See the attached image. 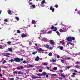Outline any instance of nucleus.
<instances>
[{
    "label": "nucleus",
    "instance_id": "nucleus-1",
    "mask_svg": "<svg viewBox=\"0 0 80 80\" xmlns=\"http://www.w3.org/2000/svg\"><path fill=\"white\" fill-rule=\"evenodd\" d=\"M14 61L16 62H20V59L19 58H16L14 59Z\"/></svg>",
    "mask_w": 80,
    "mask_h": 80
},
{
    "label": "nucleus",
    "instance_id": "nucleus-2",
    "mask_svg": "<svg viewBox=\"0 0 80 80\" xmlns=\"http://www.w3.org/2000/svg\"><path fill=\"white\" fill-rule=\"evenodd\" d=\"M50 10H52V12H54V11H55V9L54 8H53V6H52L50 7Z\"/></svg>",
    "mask_w": 80,
    "mask_h": 80
},
{
    "label": "nucleus",
    "instance_id": "nucleus-3",
    "mask_svg": "<svg viewBox=\"0 0 80 80\" xmlns=\"http://www.w3.org/2000/svg\"><path fill=\"white\" fill-rule=\"evenodd\" d=\"M50 43L51 45H53L55 44V42L52 40H49Z\"/></svg>",
    "mask_w": 80,
    "mask_h": 80
},
{
    "label": "nucleus",
    "instance_id": "nucleus-4",
    "mask_svg": "<svg viewBox=\"0 0 80 80\" xmlns=\"http://www.w3.org/2000/svg\"><path fill=\"white\" fill-rule=\"evenodd\" d=\"M5 55H6L5 56V57H7L8 58V57H9V55H11V54L8 53H7L5 54Z\"/></svg>",
    "mask_w": 80,
    "mask_h": 80
},
{
    "label": "nucleus",
    "instance_id": "nucleus-5",
    "mask_svg": "<svg viewBox=\"0 0 80 80\" xmlns=\"http://www.w3.org/2000/svg\"><path fill=\"white\" fill-rule=\"evenodd\" d=\"M37 50L39 52H40L41 51H44V50H43V49H42V48H37Z\"/></svg>",
    "mask_w": 80,
    "mask_h": 80
},
{
    "label": "nucleus",
    "instance_id": "nucleus-6",
    "mask_svg": "<svg viewBox=\"0 0 80 80\" xmlns=\"http://www.w3.org/2000/svg\"><path fill=\"white\" fill-rule=\"evenodd\" d=\"M39 59H40V58L38 56H37L36 57V58L35 59V61H37V62L39 61Z\"/></svg>",
    "mask_w": 80,
    "mask_h": 80
},
{
    "label": "nucleus",
    "instance_id": "nucleus-7",
    "mask_svg": "<svg viewBox=\"0 0 80 80\" xmlns=\"http://www.w3.org/2000/svg\"><path fill=\"white\" fill-rule=\"evenodd\" d=\"M67 40L68 42H71V37H69L67 38Z\"/></svg>",
    "mask_w": 80,
    "mask_h": 80
},
{
    "label": "nucleus",
    "instance_id": "nucleus-8",
    "mask_svg": "<svg viewBox=\"0 0 80 80\" xmlns=\"http://www.w3.org/2000/svg\"><path fill=\"white\" fill-rule=\"evenodd\" d=\"M18 74H21V75H24L23 73V72H21V71H20L18 72Z\"/></svg>",
    "mask_w": 80,
    "mask_h": 80
},
{
    "label": "nucleus",
    "instance_id": "nucleus-9",
    "mask_svg": "<svg viewBox=\"0 0 80 80\" xmlns=\"http://www.w3.org/2000/svg\"><path fill=\"white\" fill-rule=\"evenodd\" d=\"M32 24H35V23H36L35 21V20H32Z\"/></svg>",
    "mask_w": 80,
    "mask_h": 80
},
{
    "label": "nucleus",
    "instance_id": "nucleus-10",
    "mask_svg": "<svg viewBox=\"0 0 80 80\" xmlns=\"http://www.w3.org/2000/svg\"><path fill=\"white\" fill-rule=\"evenodd\" d=\"M59 31H60V32H62V33H63V32H65V31L63 30V29H60L59 30Z\"/></svg>",
    "mask_w": 80,
    "mask_h": 80
},
{
    "label": "nucleus",
    "instance_id": "nucleus-11",
    "mask_svg": "<svg viewBox=\"0 0 80 80\" xmlns=\"http://www.w3.org/2000/svg\"><path fill=\"white\" fill-rule=\"evenodd\" d=\"M21 37L22 38H24V37H26V35L25 34H22Z\"/></svg>",
    "mask_w": 80,
    "mask_h": 80
},
{
    "label": "nucleus",
    "instance_id": "nucleus-12",
    "mask_svg": "<svg viewBox=\"0 0 80 80\" xmlns=\"http://www.w3.org/2000/svg\"><path fill=\"white\" fill-rule=\"evenodd\" d=\"M59 48L60 50H63V47L61 46Z\"/></svg>",
    "mask_w": 80,
    "mask_h": 80
},
{
    "label": "nucleus",
    "instance_id": "nucleus-13",
    "mask_svg": "<svg viewBox=\"0 0 80 80\" xmlns=\"http://www.w3.org/2000/svg\"><path fill=\"white\" fill-rule=\"evenodd\" d=\"M45 3V1L44 0L42 1L41 2V4H44Z\"/></svg>",
    "mask_w": 80,
    "mask_h": 80
},
{
    "label": "nucleus",
    "instance_id": "nucleus-14",
    "mask_svg": "<svg viewBox=\"0 0 80 80\" xmlns=\"http://www.w3.org/2000/svg\"><path fill=\"white\" fill-rule=\"evenodd\" d=\"M8 51H9V52H13V50L11 48H9L8 49Z\"/></svg>",
    "mask_w": 80,
    "mask_h": 80
},
{
    "label": "nucleus",
    "instance_id": "nucleus-15",
    "mask_svg": "<svg viewBox=\"0 0 80 80\" xmlns=\"http://www.w3.org/2000/svg\"><path fill=\"white\" fill-rule=\"evenodd\" d=\"M42 75H46L47 74H46V72H42Z\"/></svg>",
    "mask_w": 80,
    "mask_h": 80
},
{
    "label": "nucleus",
    "instance_id": "nucleus-16",
    "mask_svg": "<svg viewBox=\"0 0 80 80\" xmlns=\"http://www.w3.org/2000/svg\"><path fill=\"white\" fill-rule=\"evenodd\" d=\"M15 19H16L18 21H19V18H18V17H16Z\"/></svg>",
    "mask_w": 80,
    "mask_h": 80
},
{
    "label": "nucleus",
    "instance_id": "nucleus-17",
    "mask_svg": "<svg viewBox=\"0 0 80 80\" xmlns=\"http://www.w3.org/2000/svg\"><path fill=\"white\" fill-rule=\"evenodd\" d=\"M57 67H54V68H53V70H57Z\"/></svg>",
    "mask_w": 80,
    "mask_h": 80
},
{
    "label": "nucleus",
    "instance_id": "nucleus-18",
    "mask_svg": "<svg viewBox=\"0 0 80 80\" xmlns=\"http://www.w3.org/2000/svg\"><path fill=\"white\" fill-rule=\"evenodd\" d=\"M28 67L33 68V65H31L30 64H29V65Z\"/></svg>",
    "mask_w": 80,
    "mask_h": 80
},
{
    "label": "nucleus",
    "instance_id": "nucleus-19",
    "mask_svg": "<svg viewBox=\"0 0 80 80\" xmlns=\"http://www.w3.org/2000/svg\"><path fill=\"white\" fill-rule=\"evenodd\" d=\"M32 78L34 79H35L36 78H38V77H37V76H33L32 77Z\"/></svg>",
    "mask_w": 80,
    "mask_h": 80
},
{
    "label": "nucleus",
    "instance_id": "nucleus-20",
    "mask_svg": "<svg viewBox=\"0 0 80 80\" xmlns=\"http://www.w3.org/2000/svg\"><path fill=\"white\" fill-rule=\"evenodd\" d=\"M23 68H24L23 66H20V69H21V70H23Z\"/></svg>",
    "mask_w": 80,
    "mask_h": 80
},
{
    "label": "nucleus",
    "instance_id": "nucleus-21",
    "mask_svg": "<svg viewBox=\"0 0 80 80\" xmlns=\"http://www.w3.org/2000/svg\"><path fill=\"white\" fill-rule=\"evenodd\" d=\"M57 29L56 28H55L53 30V31L55 32V31H57Z\"/></svg>",
    "mask_w": 80,
    "mask_h": 80
},
{
    "label": "nucleus",
    "instance_id": "nucleus-22",
    "mask_svg": "<svg viewBox=\"0 0 80 80\" xmlns=\"http://www.w3.org/2000/svg\"><path fill=\"white\" fill-rule=\"evenodd\" d=\"M8 14H11V11L10 10H8Z\"/></svg>",
    "mask_w": 80,
    "mask_h": 80
},
{
    "label": "nucleus",
    "instance_id": "nucleus-23",
    "mask_svg": "<svg viewBox=\"0 0 80 80\" xmlns=\"http://www.w3.org/2000/svg\"><path fill=\"white\" fill-rule=\"evenodd\" d=\"M39 77H42V74H38L37 75Z\"/></svg>",
    "mask_w": 80,
    "mask_h": 80
},
{
    "label": "nucleus",
    "instance_id": "nucleus-24",
    "mask_svg": "<svg viewBox=\"0 0 80 80\" xmlns=\"http://www.w3.org/2000/svg\"><path fill=\"white\" fill-rule=\"evenodd\" d=\"M48 65V63H46V62H44L43 64V65L44 66H46V65Z\"/></svg>",
    "mask_w": 80,
    "mask_h": 80
},
{
    "label": "nucleus",
    "instance_id": "nucleus-25",
    "mask_svg": "<svg viewBox=\"0 0 80 80\" xmlns=\"http://www.w3.org/2000/svg\"><path fill=\"white\" fill-rule=\"evenodd\" d=\"M46 48H49V45L46 44Z\"/></svg>",
    "mask_w": 80,
    "mask_h": 80
},
{
    "label": "nucleus",
    "instance_id": "nucleus-26",
    "mask_svg": "<svg viewBox=\"0 0 80 80\" xmlns=\"http://www.w3.org/2000/svg\"><path fill=\"white\" fill-rule=\"evenodd\" d=\"M7 44H9V45H10L11 44V42L10 41H8L7 42Z\"/></svg>",
    "mask_w": 80,
    "mask_h": 80
},
{
    "label": "nucleus",
    "instance_id": "nucleus-27",
    "mask_svg": "<svg viewBox=\"0 0 80 80\" xmlns=\"http://www.w3.org/2000/svg\"><path fill=\"white\" fill-rule=\"evenodd\" d=\"M22 62L24 63V64L25 63H27V61H22Z\"/></svg>",
    "mask_w": 80,
    "mask_h": 80
},
{
    "label": "nucleus",
    "instance_id": "nucleus-28",
    "mask_svg": "<svg viewBox=\"0 0 80 80\" xmlns=\"http://www.w3.org/2000/svg\"><path fill=\"white\" fill-rule=\"evenodd\" d=\"M13 73L14 74H17V71H14L13 72Z\"/></svg>",
    "mask_w": 80,
    "mask_h": 80
},
{
    "label": "nucleus",
    "instance_id": "nucleus-29",
    "mask_svg": "<svg viewBox=\"0 0 80 80\" xmlns=\"http://www.w3.org/2000/svg\"><path fill=\"white\" fill-rule=\"evenodd\" d=\"M10 62H14V59H11L10 60Z\"/></svg>",
    "mask_w": 80,
    "mask_h": 80
},
{
    "label": "nucleus",
    "instance_id": "nucleus-30",
    "mask_svg": "<svg viewBox=\"0 0 80 80\" xmlns=\"http://www.w3.org/2000/svg\"><path fill=\"white\" fill-rule=\"evenodd\" d=\"M51 76H55V77H56V76H57V74H51Z\"/></svg>",
    "mask_w": 80,
    "mask_h": 80
},
{
    "label": "nucleus",
    "instance_id": "nucleus-31",
    "mask_svg": "<svg viewBox=\"0 0 80 80\" xmlns=\"http://www.w3.org/2000/svg\"><path fill=\"white\" fill-rule=\"evenodd\" d=\"M17 32L18 33H20V31L19 30H18L17 31Z\"/></svg>",
    "mask_w": 80,
    "mask_h": 80
},
{
    "label": "nucleus",
    "instance_id": "nucleus-32",
    "mask_svg": "<svg viewBox=\"0 0 80 80\" xmlns=\"http://www.w3.org/2000/svg\"><path fill=\"white\" fill-rule=\"evenodd\" d=\"M55 28V26H53L51 27V29H54Z\"/></svg>",
    "mask_w": 80,
    "mask_h": 80
},
{
    "label": "nucleus",
    "instance_id": "nucleus-33",
    "mask_svg": "<svg viewBox=\"0 0 80 80\" xmlns=\"http://www.w3.org/2000/svg\"><path fill=\"white\" fill-rule=\"evenodd\" d=\"M48 55L49 56H52V53L51 52H50V53H49Z\"/></svg>",
    "mask_w": 80,
    "mask_h": 80
},
{
    "label": "nucleus",
    "instance_id": "nucleus-34",
    "mask_svg": "<svg viewBox=\"0 0 80 80\" xmlns=\"http://www.w3.org/2000/svg\"><path fill=\"white\" fill-rule=\"evenodd\" d=\"M72 40H75V38L74 37H71V41Z\"/></svg>",
    "mask_w": 80,
    "mask_h": 80
},
{
    "label": "nucleus",
    "instance_id": "nucleus-35",
    "mask_svg": "<svg viewBox=\"0 0 80 80\" xmlns=\"http://www.w3.org/2000/svg\"><path fill=\"white\" fill-rule=\"evenodd\" d=\"M16 69H17V70H20V67H17L16 68Z\"/></svg>",
    "mask_w": 80,
    "mask_h": 80
},
{
    "label": "nucleus",
    "instance_id": "nucleus-36",
    "mask_svg": "<svg viewBox=\"0 0 80 80\" xmlns=\"http://www.w3.org/2000/svg\"><path fill=\"white\" fill-rule=\"evenodd\" d=\"M55 7H56V8H58V4H56L55 6Z\"/></svg>",
    "mask_w": 80,
    "mask_h": 80
},
{
    "label": "nucleus",
    "instance_id": "nucleus-37",
    "mask_svg": "<svg viewBox=\"0 0 80 80\" xmlns=\"http://www.w3.org/2000/svg\"><path fill=\"white\" fill-rule=\"evenodd\" d=\"M4 21L5 22H8V19H5Z\"/></svg>",
    "mask_w": 80,
    "mask_h": 80
},
{
    "label": "nucleus",
    "instance_id": "nucleus-38",
    "mask_svg": "<svg viewBox=\"0 0 80 80\" xmlns=\"http://www.w3.org/2000/svg\"><path fill=\"white\" fill-rule=\"evenodd\" d=\"M50 50H52L53 49V47L50 46L49 48Z\"/></svg>",
    "mask_w": 80,
    "mask_h": 80
},
{
    "label": "nucleus",
    "instance_id": "nucleus-39",
    "mask_svg": "<svg viewBox=\"0 0 80 80\" xmlns=\"http://www.w3.org/2000/svg\"><path fill=\"white\" fill-rule=\"evenodd\" d=\"M75 68H79V66H75Z\"/></svg>",
    "mask_w": 80,
    "mask_h": 80
},
{
    "label": "nucleus",
    "instance_id": "nucleus-40",
    "mask_svg": "<svg viewBox=\"0 0 80 80\" xmlns=\"http://www.w3.org/2000/svg\"><path fill=\"white\" fill-rule=\"evenodd\" d=\"M61 76H62V77H63V78H65V76L63 74H61Z\"/></svg>",
    "mask_w": 80,
    "mask_h": 80
},
{
    "label": "nucleus",
    "instance_id": "nucleus-41",
    "mask_svg": "<svg viewBox=\"0 0 80 80\" xmlns=\"http://www.w3.org/2000/svg\"><path fill=\"white\" fill-rule=\"evenodd\" d=\"M56 33H57V35H59V32H58V31H56Z\"/></svg>",
    "mask_w": 80,
    "mask_h": 80
},
{
    "label": "nucleus",
    "instance_id": "nucleus-42",
    "mask_svg": "<svg viewBox=\"0 0 80 80\" xmlns=\"http://www.w3.org/2000/svg\"><path fill=\"white\" fill-rule=\"evenodd\" d=\"M61 62H62V63H64L65 62V61L63 60H61Z\"/></svg>",
    "mask_w": 80,
    "mask_h": 80
},
{
    "label": "nucleus",
    "instance_id": "nucleus-43",
    "mask_svg": "<svg viewBox=\"0 0 80 80\" xmlns=\"http://www.w3.org/2000/svg\"><path fill=\"white\" fill-rule=\"evenodd\" d=\"M52 62H56V60H54L53 59H52Z\"/></svg>",
    "mask_w": 80,
    "mask_h": 80
},
{
    "label": "nucleus",
    "instance_id": "nucleus-44",
    "mask_svg": "<svg viewBox=\"0 0 80 80\" xmlns=\"http://www.w3.org/2000/svg\"><path fill=\"white\" fill-rule=\"evenodd\" d=\"M19 52H23V50L20 49V51H19Z\"/></svg>",
    "mask_w": 80,
    "mask_h": 80
},
{
    "label": "nucleus",
    "instance_id": "nucleus-45",
    "mask_svg": "<svg viewBox=\"0 0 80 80\" xmlns=\"http://www.w3.org/2000/svg\"><path fill=\"white\" fill-rule=\"evenodd\" d=\"M29 5H33V3L32 2H29Z\"/></svg>",
    "mask_w": 80,
    "mask_h": 80
},
{
    "label": "nucleus",
    "instance_id": "nucleus-46",
    "mask_svg": "<svg viewBox=\"0 0 80 80\" xmlns=\"http://www.w3.org/2000/svg\"><path fill=\"white\" fill-rule=\"evenodd\" d=\"M59 71L61 73H62V72H63V70H60Z\"/></svg>",
    "mask_w": 80,
    "mask_h": 80
},
{
    "label": "nucleus",
    "instance_id": "nucleus-47",
    "mask_svg": "<svg viewBox=\"0 0 80 80\" xmlns=\"http://www.w3.org/2000/svg\"><path fill=\"white\" fill-rule=\"evenodd\" d=\"M66 68H68V69H69V68H70V66H66Z\"/></svg>",
    "mask_w": 80,
    "mask_h": 80
},
{
    "label": "nucleus",
    "instance_id": "nucleus-48",
    "mask_svg": "<svg viewBox=\"0 0 80 80\" xmlns=\"http://www.w3.org/2000/svg\"><path fill=\"white\" fill-rule=\"evenodd\" d=\"M32 7H33V8H35V5L34 4H33L32 5Z\"/></svg>",
    "mask_w": 80,
    "mask_h": 80
},
{
    "label": "nucleus",
    "instance_id": "nucleus-49",
    "mask_svg": "<svg viewBox=\"0 0 80 80\" xmlns=\"http://www.w3.org/2000/svg\"><path fill=\"white\" fill-rule=\"evenodd\" d=\"M75 77V76L74 75H71V77L73 78V77Z\"/></svg>",
    "mask_w": 80,
    "mask_h": 80
},
{
    "label": "nucleus",
    "instance_id": "nucleus-50",
    "mask_svg": "<svg viewBox=\"0 0 80 80\" xmlns=\"http://www.w3.org/2000/svg\"><path fill=\"white\" fill-rule=\"evenodd\" d=\"M68 59H70V57H66Z\"/></svg>",
    "mask_w": 80,
    "mask_h": 80
},
{
    "label": "nucleus",
    "instance_id": "nucleus-51",
    "mask_svg": "<svg viewBox=\"0 0 80 80\" xmlns=\"http://www.w3.org/2000/svg\"><path fill=\"white\" fill-rule=\"evenodd\" d=\"M32 55H35L36 54V52H33L32 53Z\"/></svg>",
    "mask_w": 80,
    "mask_h": 80
},
{
    "label": "nucleus",
    "instance_id": "nucleus-52",
    "mask_svg": "<svg viewBox=\"0 0 80 80\" xmlns=\"http://www.w3.org/2000/svg\"><path fill=\"white\" fill-rule=\"evenodd\" d=\"M0 49H2V46L0 45Z\"/></svg>",
    "mask_w": 80,
    "mask_h": 80
},
{
    "label": "nucleus",
    "instance_id": "nucleus-53",
    "mask_svg": "<svg viewBox=\"0 0 80 80\" xmlns=\"http://www.w3.org/2000/svg\"><path fill=\"white\" fill-rule=\"evenodd\" d=\"M16 79H17V80H18V79H19V78L18 77H16Z\"/></svg>",
    "mask_w": 80,
    "mask_h": 80
},
{
    "label": "nucleus",
    "instance_id": "nucleus-54",
    "mask_svg": "<svg viewBox=\"0 0 80 80\" xmlns=\"http://www.w3.org/2000/svg\"><path fill=\"white\" fill-rule=\"evenodd\" d=\"M5 62H6V61H5V60L3 62V64H4V63H5Z\"/></svg>",
    "mask_w": 80,
    "mask_h": 80
},
{
    "label": "nucleus",
    "instance_id": "nucleus-55",
    "mask_svg": "<svg viewBox=\"0 0 80 80\" xmlns=\"http://www.w3.org/2000/svg\"><path fill=\"white\" fill-rule=\"evenodd\" d=\"M10 80H14V78H11L10 79Z\"/></svg>",
    "mask_w": 80,
    "mask_h": 80
},
{
    "label": "nucleus",
    "instance_id": "nucleus-56",
    "mask_svg": "<svg viewBox=\"0 0 80 80\" xmlns=\"http://www.w3.org/2000/svg\"><path fill=\"white\" fill-rule=\"evenodd\" d=\"M46 78H48V75H46Z\"/></svg>",
    "mask_w": 80,
    "mask_h": 80
},
{
    "label": "nucleus",
    "instance_id": "nucleus-57",
    "mask_svg": "<svg viewBox=\"0 0 80 80\" xmlns=\"http://www.w3.org/2000/svg\"><path fill=\"white\" fill-rule=\"evenodd\" d=\"M57 58H60V56H59V55H57Z\"/></svg>",
    "mask_w": 80,
    "mask_h": 80
},
{
    "label": "nucleus",
    "instance_id": "nucleus-58",
    "mask_svg": "<svg viewBox=\"0 0 80 80\" xmlns=\"http://www.w3.org/2000/svg\"><path fill=\"white\" fill-rule=\"evenodd\" d=\"M39 72H42V70L40 69L39 70Z\"/></svg>",
    "mask_w": 80,
    "mask_h": 80
},
{
    "label": "nucleus",
    "instance_id": "nucleus-59",
    "mask_svg": "<svg viewBox=\"0 0 80 80\" xmlns=\"http://www.w3.org/2000/svg\"><path fill=\"white\" fill-rule=\"evenodd\" d=\"M52 33V31H49L48 32V33Z\"/></svg>",
    "mask_w": 80,
    "mask_h": 80
},
{
    "label": "nucleus",
    "instance_id": "nucleus-60",
    "mask_svg": "<svg viewBox=\"0 0 80 80\" xmlns=\"http://www.w3.org/2000/svg\"><path fill=\"white\" fill-rule=\"evenodd\" d=\"M73 75H76V74H75V72H73L72 73Z\"/></svg>",
    "mask_w": 80,
    "mask_h": 80
},
{
    "label": "nucleus",
    "instance_id": "nucleus-61",
    "mask_svg": "<svg viewBox=\"0 0 80 80\" xmlns=\"http://www.w3.org/2000/svg\"><path fill=\"white\" fill-rule=\"evenodd\" d=\"M20 60H21V61H23V58H22Z\"/></svg>",
    "mask_w": 80,
    "mask_h": 80
},
{
    "label": "nucleus",
    "instance_id": "nucleus-62",
    "mask_svg": "<svg viewBox=\"0 0 80 80\" xmlns=\"http://www.w3.org/2000/svg\"><path fill=\"white\" fill-rule=\"evenodd\" d=\"M0 77H2V74L0 73Z\"/></svg>",
    "mask_w": 80,
    "mask_h": 80
},
{
    "label": "nucleus",
    "instance_id": "nucleus-63",
    "mask_svg": "<svg viewBox=\"0 0 80 80\" xmlns=\"http://www.w3.org/2000/svg\"><path fill=\"white\" fill-rule=\"evenodd\" d=\"M47 69H50V67H47Z\"/></svg>",
    "mask_w": 80,
    "mask_h": 80
},
{
    "label": "nucleus",
    "instance_id": "nucleus-64",
    "mask_svg": "<svg viewBox=\"0 0 80 80\" xmlns=\"http://www.w3.org/2000/svg\"><path fill=\"white\" fill-rule=\"evenodd\" d=\"M3 68H7V67H6V66H3Z\"/></svg>",
    "mask_w": 80,
    "mask_h": 80
}]
</instances>
